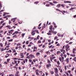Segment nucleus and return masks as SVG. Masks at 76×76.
Returning a JSON list of instances; mask_svg holds the SVG:
<instances>
[{
    "label": "nucleus",
    "mask_w": 76,
    "mask_h": 76,
    "mask_svg": "<svg viewBox=\"0 0 76 76\" xmlns=\"http://www.w3.org/2000/svg\"><path fill=\"white\" fill-rule=\"evenodd\" d=\"M10 58L8 59H7V61L8 62V63H9V61H10Z\"/></svg>",
    "instance_id": "obj_23"
},
{
    "label": "nucleus",
    "mask_w": 76,
    "mask_h": 76,
    "mask_svg": "<svg viewBox=\"0 0 76 76\" xmlns=\"http://www.w3.org/2000/svg\"><path fill=\"white\" fill-rule=\"evenodd\" d=\"M65 53H66V51L64 50L63 52V54H64Z\"/></svg>",
    "instance_id": "obj_39"
},
{
    "label": "nucleus",
    "mask_w": 76,
    "mask_h": 76,
    "mask_svg": "<svg viewBox=\"0 0 76 76\" xmlns=\"http://www.w3.org/2000/svg\"><path fill=\"white\" fill-rule=\"evenodd\" d=\"M53 47V45H51L50 46H48V47H49V48H51L52 47Z\"/></svg>",
    "instance_id": "obj_47"
},
{
    "label": "nucleus",
    "mask_w": 76,
    "mask_h": 76,
    "mask_svg": "<svg viewBox=\"0 0 76 76\" xmlns=\"http://www.w3.org/2000/svg\"><path fill=\"white\" fill-rule=\"evenodd\" d=\"M53 34H57V31H53Z\"/></svg>",
    "instance_id": "obj_19"
},
{
    "label": "nucleus",
    "mask_w": 76,
    "mask_h": 76,
    "mask_svg": "<svg viewBox=\"0 0 76 76\" xmlns=\"http://www.w3.org/2000/svg\"><path fill=\"white\" fill-rule=\"evenodd\" d=\"M14 62H15V64L17 63V61L16 60H14Z\"/></svg>",
    "instance_id": "obj_60"
},
{
    "label": "nucleus",
    "mask_w": 76,
    "mask_h": 76,
    "mask_svg": "<svg viewBox=\"0 0 76 76\" xmlns=\"http://www.w3.org/2000/svg\"><path fill=\"white\" fill-rule=\"evenodd\" d=\"M15 34H18L19 33V32L18 31H15Z\"/></svg>",
    "instance_id": "obj_40"
},
{
    "label": "nucleus",
    "mask_w": 76,
    "mask_h": 76,
    "mask_svg": "<svg viewBox=\"0 0 76 76\" xmlns=\"http://www.w3.org/2000/svg\"><path fill=\"white\" fill-rule=\"evenodd\" d=\"M16 19V18H14L11 19V21H12L13 20H15Z\"/></svg>",
    "instance_id": "obj_27"
},
{
    "label": "nucleus",
    "mask_w": 76,
    "mask_h": 76,
    "mask_svg": "<svg viewBox=\"0 0 76 76\" xmlns=\"http://www.w3.org/2000/svg\"><path fill=\"white\" fill-rule=\"evenodd\" d=\"M10 42H8L7 44V45H10Z\"/></svg>",
    "instance_id": "obj_61"
},
{
    "label": "nucleus",
    "mask_w": 76,
    "mask_h": 76,
    "mask_svg": "<svg viewBox=\"0 0 76 76\" xmlns=\"http://www.w3.org/2000/svg\"><path fill=\"white\" fill-rule=\"evenodd\" d=\"M57 63L58 65H59V64H60V62H59V61H58L57 62Z\"/></svg>",
    "instance_id": "obj_41"
},
{
    "label": "nucleus",
    "mask_w": 76,
    "mask_h": 76,
    "mask_svg": "<svg viewBox=\"0 0 76 76\" xmlns=\"http://www.w3.org/2000/svg\"><path fill=\"white\" fill-rule=\"evenodd\" d=\"M53 3H54V4H57L58 3V2L56 1H53Z\"/></svg>",
    "instance_id": "obj_14"
},
{
    "label": "nucleus",
    "mask_w": 76,
    "mask_h": 76,
    "mask_svg": "<svg viewBox=\"0 0 76 76\" xmlns=\"http://www.w3.org/2000/svg\"><path fill=\"white\" fill-rule=\"evenodd\" d=\"M51 66L50 64H48L46 65L47 68L48 69H49V67H50Z\"/></svg>",
    "instance_id": "obj_3"
},
{
    "label": "nucleus",
    "mask_w": 76,
    "mask_h": 76,
    "mask_svg": "<svg viewBox=\"0 0 76 76\" xmlns=\"http://www.w3.org/2000/svg\"><path fill=\"white\" fill-rule=\"evenodd\" d=\"M60 44L58 43L56 45V46H60Z\"/></svg>",
    "instance_id": "obj_55"
},
{
    "label": "nucleus",
    "mask_w": 76,
    "mask_h": 76,
    "mask_svg": "<svg viewBox=\"0 0 76 76\" xmlns=\"http://www.w3.org/2000/svg\"><path fill=\"white\" fill-rule=\"evenodd\" d=\"M21 56L22 57H21V58H23L24 57V56L23 55H21Z\"/></svg>",
    "instance_id": "obj_48"
},
{
    "label": "nucleus",
    "mask_w": 76,
    "mask_h": 76,
    "mask_svg": "<svg viewBox=\"0 0 76 76\" xmlns=\"http://www.w3.org/2000/svg\"><path fill=\"white\" fill-rule=\"evenodd\" d=\"M59 59L60 61L61 62H62V59L61 58V57H60V58H59Z\"/></svg>",
    "instance_id": "obj_17"
},
{
    "label": "nucleus",
    "mask_w": 76,
    "mask_h": 76,
    "mask_svg": "<svg viewBox=\"0 0 76 76\" xmlns=\"http://www.w3.org/2000/svg\"><path fill=\"white\" fill-rule=\"evenodd\" d=\"M60 72L61 73H62L63 72V70H62V69H60Z\"/></svg>",
    "instance_id": "obj_57"
},
{
    "label": "nucleus",
    "mask_w": 76,
    "mask_h": 76,
    "mask_svg": "<svg viewBox=\"0 0 76 76\" xmlns=\"http://www.w3.org/2000/svg\"><path fill=\"white\" fill-rule=\"evenodd\" d=\"M4 14L3 15V16H6V13H6V12H4Z\"/></svg>",
    "instance_id": "obj_20"
},
{
    "label": "nucleus",
    "mask_w": 76,
    "mask_h": 76,
    "mask_svg": "<svg viewBox=\"0 0 76 76\" xmlns=\"http://www.w3.org/2000/svg\"><path fill=\"white\" fill-rule=\"evenodd\" d=\"M12 41H13V39H11L9 40H8V41H9V42H11Z\"/></svg>",
    "instance_id": "obj_25"
},
{
    "label": "nucleus",
    "mask_w": 76,
    "mask_h": 76,
    "mask_svg": "<svg viewBox=\"0 0 76 76\" xmlns=\"http://www.w3.org/2000/svg\"><path fill=\"white\" fill-rule=\"evenodd\" d=\"M36 73L37 75H39V73L38 72H37V71H38V70H36Z\"/></svg>",
    "instance_id": "obj_9"
},
{
    "label": "nucleus",
    "mask_w": 76,
    "mask_h": 76,
    "mask_svg": "<svg viewBox=\"0 0 76 76\" xmlns=\"http://www.w3.org/2000/svg\"><path fill=\"white\" fill-rule=\"evenodd\" d=\"M56 6V7H57L60 8V6H61V4H58Z\"/></svg>",
    "instance_id": "obj_6"
},
{
    "label": "nucleus",
    "mask_w": 76,
    "mask_h": 76,
    "mask_svg": "<svg viewBox=\"0 0 76 76\" xmlns=\"http://www.w3.org/2000/svg\"><path fill=\"white\" fill-rule=\"evenodd\" d=\"M14 60H18V58H15L14 59Z\"/></svg>",
    "instance_id": "obj_58"
},
{
    "label": "nucleus",
    "mask_w": 76,
    "mask_h": 76,
    "mask_svg": "<svg viewBox=\"0 0 76 76\" xmlns=\"http://www.w3.org/2000/svg\"><path fill=\"white\" fill-rule=\"evenodd\" d=\"M54 73V72L52 71L50 72V73L51 75H53V73Z\"/></svg>",
    "instance_id": "obj_31"
},
{
    "label": "nucleus",
    "mask_w": 76,
    "mask_h": 76,
    "mask_svg": "<svg viewBox=\"0 0 76 76\" xmlns=\"http://www.w3.org/2000/svg\"><path fill=\"white\" fill-rule=\"evenodd\" d=\"M72 52L73 54H75V52L74 50L72 51Z\"/></svg>",
    "instance_id": "obj_54"
},
{
    "label": "nucleus",
    "mask_w": 76,
    "mask_h": 76,
    "mask_svg": "<svg viewBox=\"0 0 76 76\" xmlns=\"http://www.w3.org/2000/svg\"><path fill=\"white\" fill-rule=\"evenodd\" d=\"M55 70V73H58V69H57V68H55L54 69Z\"/></svg>",
    "instance_id": "obj_2"
},
{
    "label": "nucleus",
    "mask_w": 76,
    "mask_h": 76,
    "mask_svg": "<svg viewBox=\"0 0 76 76\" xmlns=\"http://www.w3.org/2000/svg\"><path fill=\"white\" fill-rule=\"evenodd\" d=\"M64 68H65V70H67V68L66 67V66H65Z\"/></svg>",
    "instance_id": "obj_45"
},
{
    "label": "nucleus",
    "mask_w": 76,
    "mask_h": 76,
    "mask_svg": "<svg viewBox=\"0 0 76 76\" xmlns=\"http://www.w3.org/2000/svg\"><path fill=\"white\" fill-rule=\"evenodd\" d=\"M14 76V75H13V74L9 75V76Z\"/></svg>",
    "instance_id": "obj_34"
},
{
    "label": "nucleus",
    "mask_w": 76,
    "mask_h": 76,
    "mask_svg": "<svg viewBox=\"0 0 76 76\" xmlns=\"http://www.w3.org/2000/svg\"><path fill=\"white\" fill-rule=\"evenodd\" d=\"M58 38H57V37H55L54 39V40H56V39H57Z\"/></svg>",
    "instance_id": "obj_36"
},
{
    "label": "nucleus",
    "mask_w": 76,
    "mask_h": 76,
    "mask_svg": "<svg viewBox=\"0 0 76 76\" xmlns=\"http://www.w3.org/2000/svg\"><path fill=\"white\" fill-rule=\"evenodd\" d=\"M61 53V51H57V54H60Z\"/></svg>",
    "instance_id": "obj_11"
},
{
    "label": "nucleus",
    "mask_w": 76,
    "mask_h": 76,
    "mask_svg": "<svg viewBox=\"0 0 76 76\" xmlns=\"http://www.w3.org/2000/svg\"><path fill=\"white\" fill-rule=\"evenodd\" d=\"M71 3V2L70 1H66V3Z\"/></svg>",
    "instance_id": "obj_26"
},
{
    "label": "nucleus",
    "mask_w": 76,
    "mask_h": 76,
    "mask_svg": "<svg viewBox=\"0 0 76 76\" xmlns=\"http://www.w3.org/2000/svg\"><path fill=\"white\" fill-rule=\"evenodd\" d=\"M6 16H7V18H9V17H10V16L9 15H6Z\"/></svg>",
    "instance_id": "obj_42"
},
{
    "label": "nucleus",
    "mask_w": 76,
    "mask_h": 76,
    "mask_svg": "<svg viewBox=\"0 0 76 76\" xmlns=\"http://www.w3.org/2000/svg\"><path fill=\"white\" fill-rule=\"evenodd\" d=\"M15 76H20L19 75V72L17 71L15 74Z\"/></svg>",
    "instance_id": "obj_1"
},
{
    "label": "nucleus",
    "mask_w": 76,
    "mask_h": 76,
    "mask_svg": "<svg viewBox=\"0 0 76 76\" xmlns=\"http://www.w3.org/2000/svg\"><path fill=\"white\" fill-rule=\"evenodd\" d=\"M70 76H73V75L71 74V73H70Z\"/></svg>",
    "instance_id": "obj_64"
},
{
    "label": "nucleus",
    "mask_w": 76,
    "mask_h": 76,
    "mask_svg": "<svg viewBox=\"0 0 76 76\" xmlns=\"http://www.w3.org/2000/svg\"><path fill=\"white\" fill-rule=\"evenodd\" d=\"M65 48H66V49H69L70 48L69 45H67L65 47Z\"/></svg>",
    "instance_id": "obj_4"
},
{
    "label": "nucleus",
    "mask_w": 76,
    "mask_h": 76,
    "mask_svg": "<svg viewBox=\"0 0 76 76\" xmlns=\"http://www.w3.org/2000/svg\"><path fill=\"white\" fill-rule=\"evenodd\" d=\"M38 3H39V1H37L34 2V3L35 4H38Z\"/></svg>",
    "instance_id": "obj_22"
},
{
    "label": "nucleus",
    "mask_w": 76,
    "mask_h": 76,
    "mask_svg": "<svg viewBox=\"0 0 76 76\" xmlns=\"http://www.w3.org/2000/svg\"><path fill=\"white\" fill-rule=\"evenodd\" d=\"M64 57H62V62H63L64 61Z\"/></svg>",
    "instance_id": "obj_33"
},
{
    "label": "nucleus",
    "mask_w": 76,
    "mask_h": 76,
    "mask_svg": "<svg viewBox=\"0 0 76 76\" xmlns=\"http://www.w3.org/2000/svg\"><path fill=\"white\" fill-rule=\"evenodd\" d=\"M66 74L67 76H69V73H68L66 72Z\"/></svg>",
    "instance_id": "obj_43"
},
{
    "label": "nucleus",
    "mask_w": 76,
    "mask_h": 76,
    "mask_svg": "<svg viewBox=\"0 0 76 76\" xmlns=\"http://www.w3.org/2000/svg\"><path fill=\"white\" fill-rule=\"evenodd\" d=\"M30 57H32V58H35V56H34V55L31 54L29 55Z\"/></svg>",
    "instance_id": "obj_5"
},
{
    "label": "nucleus",
    "mask_w": 76,
    "mask_h": 76,
    "mask_svg": "<svg viewBox=\"0 0 76 76\" xmlns=\"http://www.w3.org/2000/svg\"><path fill=\"white\" fill-rule=\"evenodd\" d=\"M1 51H4V49L2 48V49H1Z\"/></svg>",
    "instance_id": "obj_49"
},
{
    "label": "nucleus",
    "mask_w": 76,
    "mask_h": 76,
    "mask_svg": "<svg viewBox=\"0 0 76 76\" xmlns=\"http://www.w3.org/2000/svg\"><path fill=\"white\" fill-rule=\"evenodd\" d=\"M15 38H16V37H17V36H16V35H14L12 37V38H15Z\"/></svg>",
    "instance_id": "obj_32"
},
{
    "label": "nucleus",
    "mask_w": 76,
    "mask_h": 76,
    "mask_svg": "<svg viewBox=\"0 0 76 76\" xmlns=\"http://www.w3.org/2000/svg\"><path fill=\"white\" fill-rule=\"evenodd\" d=\"M25 33H23L21 35L23 38L25 36Z\"/></svg>",
    "instance_id": "obj_13"
},
{
    "label": "nucleus",
    "mask_w": 76,
    "mask_h": 76,
    "mask_svg": "<svg viewBox=\"0 0 76 76\" xmlns=\"http://www.w3.org/2000/svg\"><path fill=\"white\" fill-rule=\"evenodd\" d=\"M53 24L54 25V26H56V24L54 23V22H53Z\"/></svg>",
    "instance_id": "obj_50"
},
{
    "label": "nucleus",
    "mask_w": 76,
    "mask_h": 76,
    "mask_svg": "<svg viewBox=\"0 0 76 76\" xmlns=\"http://www.w3.org/2000/svg\"><path fill=\"white\" fill-rule=\"evenodd\" d=\"M39 52H38L37 53H36V55L37 56H38V55H39Z\"/></svg>",
    "instance_id": "obj_30"
},
{
    "label": "nucleus",
    "mask_w": 76,
    "mask_h": 76,
    "mask_svg": "<svg viewBox=\"0 0 76 76\" xmlns=\"http://www.w3.org/2000/svg\"><path fill=\"white\" fill-rule=\"evenodd\" d=\"M28 44H29V42H28V41H26V44L28 45Z\"/></svg>",
    "instance_id": "obj_44"
},
{
    "label": "nucleus",
    "mask_w": 76,
    "mask_h": 76,
    "mask_svg": "<svg viewBox=\"0 0 76 76\" xmlns=\"http://www.w3.org/2000/svg\"><path fill=\"white\" fill-rule=\"evenodd\" d=\"M54 58H56L55 56H54V57H52V60H54Z\"/></svg>",
    "instance_id": "obj_52"
},
{
    "label": "nucleus",
    "mask_w": 76,
    "mask_h": 76,
    "mask_svg": "<svg viewBox=\"0 0 76 76\" xmlns=\"http://www.w3.org/2000/svg\"><path fill=\"white\" fill-rule=\"evenodd\" d=\"M52 28H53V25H50V26L49 27V29H50V30H51V29L52 30Z\"/></svg>",
    "instance_id": "obj_10"
},
{
    "label": "nucleus",
    "mask_w": 76,
    "mask_h": 76,
    "mask_svg": "<svg viewBox=\"0 0 76 76\" xmlns=\"http://www.w3.org/2000/svg\"><path fill=\"white\" fill-rule=\"evenodd\" d=\"M75 9V8H71L69 10H73Z\"/></svg>",
    "instance_id": "obj_15"
},
{
    "label": "nucleus",
    "mask_w": 76,
    "mask_h": 76,
    "mask_svg": "<svg viewBox=\"0 0 76 76\" xmlns=\"http://www.w3.org/2000/svg\"><path fill=\"white\" fill-rule=\"evenodd\" d=\"M61 6H62L63 7H64V4H61Z\"/></svg>",
    "instance_id": "obj_21"
},
{
    "label": "nucleus",
    "mask_w": 76,
    "mask_h": 76,
    "mask_svg": "<svg viewBox=\"0 0 76 76\" xmlns=\"http://www.w3.org/2000/svg\"><path fill=\"white\" fill-rule=\"evenodd\" d=\"M39 35H38L36 39H39Z\"/></svg>",
    "instance_id": "obj_28"
},
{
    "label": "nucleus",
    "mask_w": 76,
    "mask_h": 76,
    "mask_svg": "<svg viewBox=\"0 0 76 76\" xmlns=\"http://www.w3.org/2000/svg\"><path fill=\"white\" fill-rule=\"evenodd\" d=\"M7 41H6L5 46H6V45H7Z\"/></svg>",
    "instance_id": "obj_53"
},
{
    "label": "nucleus",
    "mask_w": 76,
    "mask_h": 76,
    "mask_svg": "<svg viewBox=\"0 0 76 76\" xmlns=\"http://www.w3.org/2000/svg\"><path fill=\"white\" fill-rule=\"evenodd\" d=\"M6 55H7H7L5 56V58H7V57H9V56H10V55H9L8 53H7Z\"/></svg>",
    "instance_id": "obj_7"
},
{
    "label": "nucleus",
    "mask_w": 76,
    "mask_h": 76,
    "mask_svg": "<svg viewBox=\"0 0 76 76\" xmlns=\"http://www.w3.org/2000/svg\"><path fill=\"white\" fill-rule=\"evenodd\" d=\"M50 5H52V6H54V4H53V3L52 2H50Z\"/></svg>",
    "instance_id": "obj_18"
},
{
    "label": "nucleus",
    "mask_w": 76,
    "mask_h": 76,
    "mask_svg": "<svg viewBox=\"0 0 76 76\" xmlns=\"http://www.w3.org/2000/svg\"><path fill=\"white\" fill-rule=\"evenodd\" d=\"M31 34L32 35H33V36L34 35H35V33H31Z\"/></svg>",
    "instance_id": "obj_35"
},
{
    "label": "nucleus",
    "mask_w": 76,
    "mask_h": 76,
    "mask_svg": "<svg viewBox=\"0 0 76 76\" xmlns=\"http://www.w3.org/2000/svg\"><path fill=\"white\" fill-rule=\"evenodd\" d=\"M3 33V31H1V32H0V34H2V33Z\"/></svg>",
    "instance_id": "obj_59"
},
{
    "label": "nucleus",
    "mask_w": 76,
    "mask_h": 76,
    "mask_svg": "<svg viewBox=\"0 0 76 76\" xmlns=\"http://www.w3.org/2000/svg\"><path fill=\"white\" fill-rule=\"evenodd\" d=\"M26 58H28V59H30V58H31L29 56H28Z\"/></svg>",
    "instance_id": "obj_38"
},
{
    "label": "nucleus",
    "mask_w": 76,
    "mask_h": 76,
    "mask_svg": "<svg viewBox=\"0 0 76 76\" xmlns=\"http://www.w3.org/2000/svg\"><path fill=\"white\" fill-rule=\"evenodd\" d=\"M1 75V76H4V72H2L0 73V75Z\"/></svg>",
    "instance_id": "obj_8"
},
{
    "label": "nucleus",
    "mask_w": 76,
    "mask_h": 76,
    "mask_svg": "<svg viewBox=\"0 0 76 76\" xmlns=\"http://www.w3.org/2000/svg\"><path fill=\"white\" fill-rule=\"evenodd\" d=\"M73 60H74V61H75V62H76V60L75 59V58H74L73 59Z\"/></svg>",
    "instance_id": "obj_51"
},
{
    "label": "nucleus",
    "mask_w": 76,
    "mask_h": 76,
    "mask_svg": "<svg viewBox=\"0 0 76 76\" xmlns=\"http://www.w3.org/2000/svg\"><path fill=\"white\" fill-rule=\"evenodd\" d=\"M25 61H26V62H27V61H28V59H25Z\"/></svg>",
    "instance_id": "obj_63"
},
{
    "label": "nucleus",
    "mask_w": 76,
    "mask_h": 76,
    "mask_svg": "<svg viewBox=\"0 0 76 76\" xmlns=\"http://www.w3.org/2000/svg\"><path fill=\"white\" fill-rule=\"evenodd\" d=\"M35 66H36V67H38V64H35Z\"/></svg>",
    "instance_id": "obj_62"
},
{
    "label": "nucleus",
    "mask_w": 76,
    "mask_h": 76,
    "mask_svg": "<svg viewBox=\"0 0 76 76\" xmlns=\"http://www.w3.org/2000/svg\"><path fill=\"white\" fill-rule=\"evenodd\" d=\"M48 63H51V61H50V60L48 61Z\"/></svg>",
    "instance_id": "obj_56"
},
{
    "label": "nucleus",
    "mask_w": 76,
    "mask_h": 76,
    "mask_svg": "<svg viewBox=\"0 0 76 76\" xmlns=\"http://www.w3.org/2000/svg\"><path fill=\"white\" fill-rule=\"evenodd\" d=\"M70 56H72V57H75V54L73 55L72 54H71L70 55Z\"/></svg>",
    "instance_id": "obj_16"
},
{
    "label": "nucleus",
    "mask_w": 76,
    "mask_h": 76,
    "mask_svg": "<svg viewBox=\"0 0 76 76\" xmlns=\"http://www.w3.org/2000/svg\"><path fill=\"white\" fill-rule=\"evenodd\" d=\"M47 34L48 35H51V33H48Z\"/></svg>",
    "instance_id": "obj_24"
},
{
    "label": "nucleus",
    "mask_w": 76,
    "mask_h": 76,
    "mask_svg": "<svg viewBox=\"0 0 76 76\" xmlns=\"http://www.w3.org/2000/svg\"><path fill=\"white\" fill-rule=\"evenodd\" d=\"M41 40H39L38 41V44H41Z\"/></svg>",
    "instance_id": "obj_12"
},
{
    "label": "nucleus",
    "mask_w": 76,
    "mask_h": 76,
    "mask_svg": "<svg viewBox=\"0 0 76 76\" xmlns=\"http://www.w3.org/2000/svg\"><path fill=\"white\" fill-rule=\"evenodd\" d=\"M55 76H59V75H58V74L57 73H56L55 74Z\"/></svg>",
    "instance_id": "obj_29"
},
{
    "label": "nucleus",
    "mask_w": 76,
    "mask_h": 76,
    "mask_svg": "<svg viewBox=\"0 0 76 76\" xmlns=\"http://www.w3.org/2000/svg\"><path fill=\"white\" fill-rule=\"evenodd\" d=\"M46 7H49V6H50V4H47L46 5Z\"/></svg>",
    "instance_id": "obj_46"
},
{
    "label": "nucleus",
    "mask_w": 76,
    "mask_h": 76,
    "mask_svg": "<svg viewBox=\"0 0 76 76\" xmlns=\"http://www.w3.org/2000/svg\"><path fill=\"white\" fill-rule=\"evenodd\" d=\"M0 45L1 47H3V44H2V43H1V44H0Z\"/></svg>",
    "instance_id": "obj_37"
}]
</instances>
